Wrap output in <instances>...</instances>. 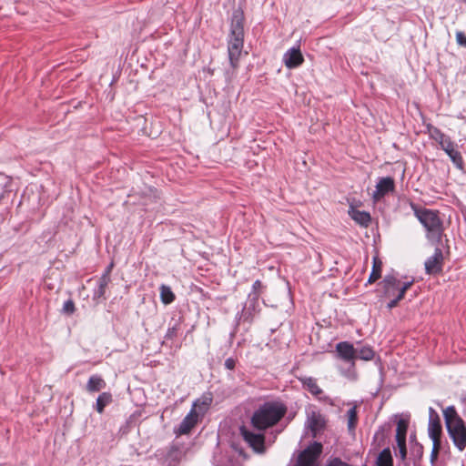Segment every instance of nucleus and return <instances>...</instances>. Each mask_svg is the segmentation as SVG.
Instances as JSON below:
<instances>
[{
	"label": "nucleus",
	"mask_w": 466,
	"mask_h": 466,
	"mask_svg": "<svg viewBox=\"0 0 466 466\" xmlns=\"http://www.w3.org/2000/svg\"><path fill=\"white\" fill-rule=\"evenodd\" d=\"M244 14L237 9L232 13L230 29L228 36V55L233 69L238 66L239 57L244 46Z\"/></svg>",
	"instance_id": "1"
},
{
	"label": "nucleus",
	"mask_w": 466,
	"mask_h": 466,
	"mask_svg": "<svg viewBox=\"0 0 466 466\" xmlns=\"http://www.w3.org/2000/svg\"><path fill=\"white\" fill-rule=\"evenodd\" d=\"M287 408L277 401L265 402L255 410L251 417V425L259 431L277 424L286 414Z\"/></svg>",
	"instance_id": "2"
},
{
	"label": "nucleus",
	"mask_w": 466,
	"mask_h": 466,
	"mask_svg": "<svg viewBox=\"0 0 466 466\" xmlns=\"http://www.w3.org/2000/svg\"><path fill=\"white\" fill-rule=\"evenodd\" d=\"M410 207L415 217L423 225L427 231V238L434 243L441 240L443 234V224L439 217V212L427 208H420L417 205L411 203Z\"/></svg>",
	"instance_id": "3"
},
{
	"label": "nucleus",
	"mask_w": 466,
	"mask_h": 466,
	"mask_svg": "<svg viewBox=\"0 0 466 466\" xmlns=\"http://www.w3.org/2000/svg\"><path fill=\"white\" fill-rule=\"evenodd\" d=\"M327 422L325 415L319 410L309 409L306 411L305 429L310 432L312 438L324 432Z\"/></svg>",
	"instance_id": "4"
},
{
	"label": "nucleus",
	"mask_w": 466,
	"mask_h": 466,
	"mask_svg": "<svg viewBox=\"0 0 466 466\" xmlns=\"http://www.w3.org/2000/svg\"><path fill=\"white\" fill-rule=\"evenodd\" d=\"M323 446L314 441L309 444L298 457L296 466H319L318 460L322 453Z\"/></svg>",
	"instance_id": "5"
},
{
	"label": "nucleus",
	"mask_w": 466,
	"mask_h": 466,
	"mask_svg": "<svg viewBox=\"0 0 466 466\" xmlns=\"http://www.w3.org/2000/svg\"><path fill=\"white\" fill-rule=\"evenodd\" d=\"M240 434L249 447L257 453L265 451V436L261 432H254L245 426L240 427Z\"/></svg>",
	"instance_id": "6"
},
{
	"label": "nucleus",
	"mask_w": 466,
	"mask_h": 466,
	"mask_svg": "<svg viewBox=\"0 0 466 466\" xmlns=\"http://www.w3.org/2000/svg\"><path fill=\"white\" fill-rule=\"evenodd\" d=\"M456 421L447 427V431L454 445L461 451L466 448V426L463 420Z\"/></svg>",
	"instance_id": "7"
},
{
	"label": "nucleus",
	"mask_w": 466,
	"mask_h": 466,
	"mask_svg": "<svg viewBox=\"0 0 466 466\" xmlns=\"http://www.w3.org/2000/svg\"><path fill=\"white\" fill-rule=\"evenodd\" d=\"M336 356L344 362L350 363L352 367L357 360L356 349L353 344L348 341H341L336 345Z\"/></svg>",
	"instance_id": "8"
},
{
	"label": "nucleus",
	"mask_w": 466,
	"mask_h": 466,
	"mask_svg": "<svg viewBox=\"0 0 466 466\" xmlns=\"http://www.w3.org/2000/svg\"><path fill=\"white\" fill-rule=\"evenodd\" d=\"M443 254L441 248H437L434 254L425 261V270L427 274L435 275L442 270Z\"/></svg>",
	"instance_id": "9"
},
{
	"label": "nucleus",
	"mask_w": 466,
	"mask_h": 466,
	"mask_svg": "<svg viewBox=\"0 0 466 466\" xmlns=\"http://www.w3.org/2000/svg\"><path fill=\"white\" fill-rule=\"evenodd\" d=\"M441 148L445 151V153L450 157L452 163L459 169L463 168V159L460 151L455 148V144L449 138L447 141H444L442 145H441Z\"/></svg>",
	"instance_id": "10"
},
{
	"label": "nucleus",
	"mask_w": 466,
	"mask_h": 466,
	"mask_svg": "<svg viewBox=\"0 0 466 466\" xmlns=\"http://www.w3.org/2000/svg\"><path fill=\"white\" fill-rule=\"evenodd\" d=\"M283 62L289 69L299 66L304 62L299 47L289 48L283 56Z\"/></svg>",
	"instance_id": "11"
},
{
	"label": "nucleus",
	"mask_w": 466,
	"mask_h": 466,
	"mask_svg": "<svg viewBox=\"0 0 466 466\" xmlns=\"http://www.w3.org/2000/svg\"><path fill=\"white\" fill-rule=\"evenodd\" d=\"M394 180L390 177H382L376 185V190L373 192L372 198L374 200L382 198L385 195L394 191Z\"/></svg>",
	"instance_id": "12"
},
{
	"label": "nucleus",
	"mask_w": 466,
	"mask_h": 466,
	"mask_svg": "<svg viewBox=\"0 0 466 466\" xmlns=\"http://www.w3.org/2000/svg\"><path fill=\"white\" fill-rule=\"evenodd\" d=\"M258 296L254 295L253 297L248 298V304L243 308L239 314V321L251 323L255 314L258 312Z\"/></svg>",
	"instance_id": "13"
},
{
	"label": "nucleus",
	"mask_w": 466,
	"mask_h": 466,
	"mask_svg": "<svg viewBox=\"0 0 466 466\" xmlns=\"http://www.w3.org/2000/svg\"><path fill=\"white\" fill-rule=\"evenodd\" d=\"M197 421L198 414L196 413L195 410L192 409L180 422L177 432L180 435L187 434L197 424Z\"/></svg>",
	"instance_id": "14"
},
{
	"label": "nucleus",
	"mask_w": 466,
	"mask_h": 466,
	"mask_svg": "<svg viewBox=\"0 0 466 466\" xmlns=\"http://www.w3.org/2000/svg\"><path fill=\"white\" fill-rule=\"evenodd\" d=\"M382 284L385 296L391 297L400 288V279L395 275L389 274L384 277Z\"/></svg>",
	"instance_id": "15"
},
{
	"label": "nucleus",
	"mask_w": 466,
	"mask_h": 466,
	"mask_svg": "<svg viewBox=\"0 0 466 466\" xmlns=\"http://www.w3.org/2000/svg\"><path fill=\"white\" fill-rule=\"evenodd\" d=\"M429 436H437L441 434V425L438 413L433 408L429 410Z\"/></svg>",
	"instance_id": "16"
},
{
	"label": "nucleus",
	"mask_w": 466,
	"mask_h": 466,
	"mask_svg": "<svg viewBox=\"0 0 466 466\" xmlns=\"http://www.w3.org/2000/svg\"><path fill=\"white\" fill-rule=\"evenodd\" d=\"M349 214L354 221L365 228H367L371 221L369 212L358 210L353 207L350 208Z\"/></svg>",
	"instance_id": "17"
},
{
	"label": "nucleus",
	"mask_w": 466,
	"mask_h": 466,
	"mask_svg": "<svg viewBox=\"0 0 466 466\" xmlns=\"http://www.w3.org/2000/svg\"><path fill=\"white\" fill-rule=\"evenodd\" d=\"M106 381L98 375H92L86 383V389L88 392L94 393L106 387Z\"/></svg>",
	"instance_id": "18"
},
{
	"label": "nucleus",
	"mask_w": 466,
	"mask_h": 466,
	"mask_svg": "<svg viewBox=\"0 0 466 466\" xmlns=\"http://www.w3.org/2000/svg\"><path fill=\"white\" fill-rule=\"evenodd\" d=\"M303 387L309 390L312 395L318 397L322 393V390L317 384V381L312 377H301L299 379Z\"/></svg>",
	"instance_id": "19"
},
{
	"label": "nucleus",
	"mask_w": 466,
	"mask_h": 466,
	"mask_svg": "<svg viewBox=\"0 0 466 466\" xmlns=\"http://www.w3.org/2000/svg\"><path fill=\"white\" fill-rule=\"evenodd\" d=\"M110 282V276H108V272H105L98 279L97 288L94 291V299L104 298L106 293V289Z\"/></svg>",
	"instance_id": "20"
},
{
	"label": "nucleus",
	"mask_w": 466,
	"mask_h": 466,
	"mask_svg": "<svg viewBox=\"0 0 466 466\" xmlns=\"http://www.w3.org/2000/svg\"><path fill=\"white\" fill-rule=\"evenodd\" d=\"M426 127L430 137L438 142L440 146L442 145L444 141H447L450 138V137L442 133L441 129L431 124L427 125Z\"/></svg>",
	"instance_id": "21"
},
{
	"label": "nucleus",
	"mask_w": 466,
	"mask_h": 466,
	"mask_svg": "<svg viewBox=\"0 0 466 466\" xmlns=\"http://www.w3.org/2000/svg\"><path fill=\"white\" fill-rule=\"evenodd\" d=\"M347 418H348V422H347L348 431L350 434H354L355 429L357 427L358 420H359L358 410H357L356 406H353L347 411Z\"/></svg>",
	"instance_id": "22"
},
{
	"label": "nucleus",
	"mask_w": 466,
	"mask_h": 466,
	"mask_svg": "<svg viewBox=\"0 0 466 466\" xmlns=\"http://www.w3.org/2000/svg\"><path fill=\"white\" fill-rule=\"evenodd\" d=\"M113 400L112 395L109 392H102L96 399L95 409L98 413H103L105 407L110 404Z\"/></svg>",
	"instance_id": "23"
},
{
	"label": "nucleus",
	"mask_w": 466,
	"mask_h": 466,
	"mask_svg": "<svg viewBox=\"0 0 466 466\" xmlns=\"http://www.w3.org/2000/svg\"><path fill=\"white\" fill-rule=\"evenodd\" d=\"M376 466H393V459L389 448L383 449L376 461Z\"/></svg>",
	"instance_id": "24"
},
{
	"label": "nucleus",
	"mask_w": 466,
	"mask_h": 466,
	"mask_svg": "<svg viewBox=\"0 0 466 466\" xmlns=\"http://www.w3.org/2000/svg\"><path fill=\"white\" fill-rule=\"evenodd\" d=\"M382 262L377 258H373L372 269L370 274L368 282L373 283L381 277Z\"/></svg>",
	"instance_id": "25"
},
{
	"label": "nucleus",
	"mask_w": 466,
	"mask_h": 466,
	"mask_svg": "<svg viewBox=\"0 0 466 466\" xmlns=\"http://www.w3.org/2000/svg\"><path fill=\"white\" fill-rule=\"evenodd\" d=\"M443 416L446 423V427H449L457 422L456 420H462L456 412V410L453 406H449L443 410Z\"/></svg>",
	"instance_id": "26"
},
{
	"label": "nucleus",
	"mask_w": 466,
	"mask_h": 466,
	"mask_svg": "<svg viewBox=\"0 0 466 466\" xmlns=\"http://www.w3.org/2000/svg\"><path fill=\"white\" fill-rule=\"evenodd\" d=\"M160 299L166 305L170 304L175 300V294L171 290L170 287L166 285H162L160 287Z\"/></svg>",
	"instance_id": "27"
},
{
	"label": "nucleus",
	"mask_w": 466,
	"mask_h": 466,
	"mask_svg": "<svg viewBox=\"0 0 466 466\" xmlns=\"http://www.w3.org/2000/svg\"><path fill=\"white\" fill-rule=\"evenodd\" d=\"M357 359L363 360H370L374 357L373 350L369 346H363L360 349H356Z\"/></svg>",
	"instance_id": "28"
},
{
	"label": "nucleus",
	"mask_w": 466,
	"mask_h": 466,
	"mask_svg": "<svg viewBox=\"0 0 466 466\" xmlns=\"http://www.w3.org/2000/svg\"><path fill=\"white\" fill-rule=\"evenodd\" d=\"M178 455V451L175 448H171L164 461V466H177Z\"/></svg>",
	"instance_id": "29"
},
{
	"label": "nucleus",
	"mask_w": 466,
	"mask_h": 466,
	"mask_svg": "<svg viewBox=\"0 0 466 466\" xmlns=\"http://www.w3.org/2000/svg\"><path fill=\"white\" fill-rule=\"evenodd\" d=\"M408 425L404 420H400L397 424L396 429V441L406 440Z\"/></svg>",
	"instance_id": "30"
},
{
	"label": "nucleus",
	"mask_w": 466,
	"mask_h": 466,
	"mask_svg": "<svg viewBox=\"0 0 466 466\" xmlns=\"http://www.w3.org/2000/svg\"><path fill=\"white\" fill-rule=\"evenodd\" d=\"M179 329V324L178 323H175L172 327H169L167 330V333L165 335V339H174L177 335V331Z\"/></svg>",
	"instance_id": "31"
},
{
	"label": "nucleus",
	"mask_w": 466,
	"mask_h": 466,
	"mask_svg": "<svg viewBox=\"0 0 466 466\" xmlns=\"http://www.w3.org/2000/svg\"><path fill=\"white\" fill-rule=\"evenodd\" d=\"M75 303L72 299L66 300L63 305V312L67 315H71L75 312Z\"/></svg>",
	"instance_id": "32"
},
{
	"label": "nucleus",
	"mask_w": 466,
	"mask_h": 466,
	"mask_svg": "<svg viewBox=\"0 0 466 466\" xmlns=\"http://www.w3.org/2000/svg\"><path fill=\"white\" fill-rule=\"evenodd\" d=\"M262 289V283L260 280H256L252 285V292L248 295V298L253 297L254 295L258 296V299H259L260 289Z\"/></svg>",
	"instance_id": "33"
},
{
	"label": "nucleus",
	"mask_w": 466,
	"mask_h": 466,
	"mask_svg": "<svg viewBox=\"0 0 466 466\" xmlns=\"http://www.w3.org/2000/svg\"><path fill=\"white\" fill-rule=\"evenodd\" d=\"M325 466H351L347 462L343 461L341 459L336 457L329 459Z\"/></svg>",
	"instance_id": "34"
},
{
	"label": "nucleus",
	"mask_w": 466,
	"mask_h": 466,
	"mask_svg": "<svg viewBox=\"0 0 466 466\" xmlns=\"http://www.w3.org/2000/svg\"><path fill=\"white\" fill-rule=\"evenodd\" d=\"M397 445L399 447L400 454L402 459H405L407 454L406 440H397Z\"/></svg>",
	"instance_id": "35"
},
{
	"label": "nucleus",
	"mask_w": 466,
	"mask_h": 466,
	"mask_svg": "<svg viewBox=\"0 0 466 466\" xmlns=\"http://www.w3.org/2000/svg\"><path fill=\"white\" fill-rule=\"evenodd\" d=\"M456 42L459 46L466 47V35L461 32H456Z\"/></svg>",
	"instance_id": "36"
},
{
	"label": "nucleus",
	"mask_w": 466,
	"mask_h": 466,
	"mask_svg": "<svg viewBox=\"0 0 466 466\" xmlns=\"http://www.w3.org/2000/svg\"><path fill=\"white\" fill-rule=\"evenodd\" d=\"M430 438L432 440V451H440L441 449V435L435 436H430Z\"/></svg>",
	"instance_id": "37"
},
{
	"label": "nucleus",
	"mask_w": 466,
	"mask_h": 466,
	"mask_svg": "<svg viewBox=\"0 0 466 466\" xmlns=\"http://www.w3.org/2000/svg\"><path fill=\"white\" fill-rule=\"evenodd\" d=\"M236 366V360L233 358H228L225 360V367L228 370H233Z\"/></svg>",
	"instance_id": "38"
},
{
	"label": "nucleus",
	"mask_w": 466,
	"mask_h": 466,
	"mask_svg": "<svg viewBox=\"0 0 466 466\" xmlns=\"http://www.w3.org/2000/svg\"><path fill=\"white\" fill-rule=\"evenodd\" d=\"M413 282H414V279H411L410 281H406V282H404L402 284L400 282V287L407 291L413 285Z\"/></svg>",
	"instance_id": "39"
},
{
	"label": "nucleus",
	"mask_w": 466,
	"mask_h": 466,
	"mask_svg": "<svg viewBox=\"0 0 466 466\" xmlns=\"http://www.w3.org/2000/svg\"><path fill=\"white\" fill-rule=\"evenodd\" d=\"M399 299H397V298H394L392 300H390L388 304H387V308L389 309H392L393 308H395L398 303H399Z\"/></svg>",
	"instance_id": "40"
},
{
	"label": "nucleus",
	"mask_w": 466,
	"mask_h": 466,
	"mask_svg": "<svg viewBox=\"0 0 466 466\" xmlns=\"http://www.w3.org/2000/svg\"><path fill=\"white\" fill-rule=\"evenodd\" d=\"M438 455H439V451H432L431 450V462L432 464L435 463V461H437L438 459Z\"/></svg>",
	"instance_id": "41"
},
{
	"label": "nucleus",
	"mask_w": 466,
	"mask_h": 466,
	"mask_svg": "<svg viewBox=\"0 0 466 466\" xmlns=\"http://www.w3.org/2000/svg\"><path fill=\"white\" fill-rule=\"evenodd\" d=\"M398 291H399V293L396 296V298H397V299L401 300L404 298V296H405L406 290H404L403 289H401L400 287Z\"/></svg>",
	"instance_id": "42"
},
{
	"label": "nucleus",
	"mask_w": 466,
	"mask_h": 466,
	"mask_svg": "<svg viewBox=\"0 0 466 466\" xmlns=\"http://www.w3.org/2000/svg\"><path fill=\"white\" fill-rule=\"evenodd\" d=\"M113 265L111 264L110 266L107 267L106 270L105 272H108V276H110V271H111V268H112Z\"/></svg>",
	"instance_id": "43"
},
{
	"label": "nucleus",
	"mask_w": 466,
	"mask_h": 466,
	"mask_svg": "<svg viewBox=\"0 0 466 466\" xmlns=\"http://www.w3.org/2000/svg\"><path fill=\"white\" fill-rule=\"evenodd\" d=\"M363 466H368V465L364 464Z\"/></svg>",
	"instance_id": "44"
}]
</instances>
